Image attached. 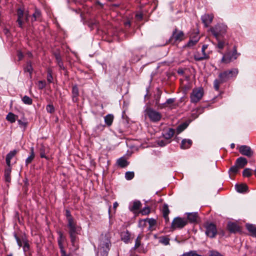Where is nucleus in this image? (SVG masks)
<instances>
[{"instance_id":"nucleus-1","label":"nucleus","mask_w":256,"mask_h":256,"mask_svg":"<svg viewBox=\"0 0 256 256\" xmlns=\"http://www.w3.org/2000/svg\"><path fill=\"white\" fill-rule=\"evenodd\" d=\"M65 216L68 222L67 227L70 242L72 246L77 250L78 248V242L79 240L78 235L80 234L82 228L77 224L76 221L72 216L69 210L66 209L65 210Z\"/></svg>"},{"instance_id":"nucleus-2","label":"nucleus","mask_w":256,"mask_h":256,"mask_svg":"<svg viewBox=\"0 0 256 256\" xmlns=\"http://www.w3.org/2000/svg\"><path fill=\"white\" fill-rule=\"evenodd\" d=\"M238 74V70L237 68H233L230 70H224L220 72L218 76V79H216L214 82V88L218 91L220 86L230 80L235 78Z\"/></svg>"},{"instance_id":"nucleus-3","label":"nucleus","mask_w":256,"mask_h":256,"mask_svg":"<svg viewBox=\"0 0 256 256\" xmlns=\"http://www.w3.org/2000/svg\"><path fill=\"white\" fill-rule=\"evenodd\" d=\"M110 238V234L108 232L104 235H101L98 250L102 256H107L108 254L111 246Z\"/></svg>"},{"instance_id":"nucleus-4","label":"nucleus","mask_w":256,"mask_h":256,"mask_svg":"<svg viewBox=\"0 0 256 256\" xmlns=\"http://www.w3.org/2000/svg\"><path fill=\"white\" fill-rule=\"evenodd\" d=\"M227 26L223 24H218L210 28V31L212 35L218 40L220 37H222L227 30Z\"/></svg>"},{"instance_id":"nucleus-5","label":"nucleus","mask_w":256,"mask_h":256,"mask_svg":"<svg viewBox=\"0 0 256 256\" xmlns=\"http://www.w3.org/2000/svg\"><path fill=\"white\" fill-rule=\"evenodd\" d=\"M184 39V34L178 28H175L172 34L167 42L172 44H174L176 42H180Z\"/></svg>"},{"instance_id":"nucleus-6","label":"nucleus","mask_w":256,"mask_h":256,"mask_svg":"<svg viewBox=\"0 0 256 256\" xmlns=\"http://www.w3.org/2000/svg\"><path fill=\"white\" fill-rule=\"evenodd\" d=\"M146 114L150 120L154 122H159L162 117V114L150 108H147L145 110Z\"/></svg>"},{"instance_id":"nucleus-7","label":"nucleus","mask_w":256,"mask_h":256,"mask_svg":"<svg viewBox=\"0 0 256 256\" xmlns=\"http://www.w3.org/2000/svg\"><path fill=\"white\" fill-rule=\"evenodd\" d=\"M239 55L240 54L237 52L236 47L234 46L232 52H228L226 53L222 58V62L225 64H229L236 60Z\"/></svg>"},{"instance_id":"nucleus-8","label":"nucleus","mask_w":256,"mask_h":256,"mask_svg":"<svg viewBox=\"0 0 256 256\" xmlns=\"http://www.w3.org/2000/svg\"><path fill=\"white\" fill-rule=\"evenodd\" d=\"M206 228V234L209 238H212L216 237L218 231L216 225L212 222H206L204 224Z\"/></svg>"},{"instance_id":"nucleus-9","label":"nucleus","mask_w":256,"mask_h":256,"mask_svg":"<svg viewBox=\"0 0 256 256\" xmlns=\"http://www.w3.org/2000/svg\"><path fill=\"white\" fill-rule=\"evenodd\" d=\"M187 224L188 220L186 218L178 216L173 220L170 228L172 230L182 229Z\"/></svg>"},{"instance_id":"nucleus-10","label":"nucleus","mask_w":256,"mask_h":256,"mask_svg":"<svg viewBox=\"0 0 256 256\" xmlns=\"http://www.w3.org/2000/svg\"><path fill=\"white\" fill-rule=\"evenodd\" d=\"M203 95L204 90L202 88H194L190 96L191 102H198L201 100Z\"/></svg>"},{"instance_id":"nucleus-11","label":"nucleus","mask_w":256,"mask_h":256,"mask_svg":"<svg viewBox=\"0 0 256 256\" xmlns=\"http://www.w3.org/2000/svg\"><path fill=\"white\" fill-rule=\"evenodd\" d=\"M16 16L18 17L16 22L18 23V26L22 28H23L24 19L25 16L26 20H28V14L24 13V8H18L16 10Z\"/></svg>"},{"instance_id":"nucleus-12","label":"nucleus","mask_w":256,"mask_h":256,"mask_svg":"<svg viewBox=\"0 0 256 256\" xmlns=\"http://www.w3.org/2000/svg\"><path fill=\"white\" fill-rule=\"evenodd\" d=\"M239 152L244 156H246L248 158H250L254 154V151L252 150L250 146L242 145L239 147Z\"/></svg>"},{"instance_id":"nucleus-13","label":"nucleus","mask_w":256,"mask_h":256,"mask_svg":"<svg viewBox=\"0 0 256 256\" xmlns=\"http://www.w3.org/2000/svg\"><path fill=\"white\" fill-rule=\"evenodd\" d=\"M214 18L213 14H206L201 17V20L205 27H208L212 22Z\"/></svg>"},{"instance_id":"nucleus-14","label":"nucleus","mask_w":256,"mask_h":256,"mask_svg":"<svg viewBox=\"0 0 256 256\" xmlns=\"http://www.w3.org/2000/svg\"><path fill=\"white\" fill-rule=\"evenodd\" d=\"M227 228L231 233H236L241 230L240 227L236 223L230 222L228 223Z\"/></svg>"},{"instance_id":"nucleus-15","label":"nucleus","mask_w":256,"mask_h":256,"mask_svg":"<svg viewBox=\"0 0 256 256\" xmlns=\"http://www.w3.org/2000/svg\"><path fill=\"white\" fill-rule=\"evenodd\" d=\"M208 47V44H204L202 48V57H197L196 56H194V60L196 61H202L204 60H208L209 58V56L208 54H206L205 52L206 50L207 49Z\"/></svg>"},{"instance_id":"nucleus-16","label":"nucleus","mask_w":256,"mask_h":256,"mask_svg":"<svg viewBox=\"0 0 256 256\" xmlns=\"http://www.w3.org/2000/svg\"><path fill=\"white\" fill-rule=\"evenodd\" d=\"M79 90L76 84L72 87V98L74 102H77L78 101Z\"/></svg>"},{"instance_id":"nucleus-17","label":"nucleus","mask_w":256,"mask_h":256,"mask_svg":"<svg viewBox=\"0 0 256 256\" xmlns=\"http://www.w3.org/2000/svg\"><path fill=\"white\" fill-rule=\"evenodd\" d=\"M58 243L60 249L64 248V243L66 240L65 236L61 231L58 232Z\"/></svg>"},{"instance_id":"nucleus-18","label":"nucleus","mask_w":256,"mask_h":256,"mask_svg":"<svg viewBox=\"0 0 256 256\" xmlns=\"http://www.w3.org/2000/svg\"><path fill=\"white\" fill-rule=\"evenodd\" d=\"M248 164V160L244 157H240L236 160L235 164L240 168H244Z\"/></svg>"},{"instance_id":"nucleus-19","label":"nucleus","mask_w":256,"mask_h":256,"mask_svg":"<svg viewBox=\"0 0 256 256\" xmlns=\"http://www.w3.org/2000/svg\"><path fill=\"white\" fill-rule=\"evenodd\" d=\"M130 233L128 230L125 232H122L120 234L121 240L126 244H128L130 242Z\"/></svg>"},{"instance_id":"nucleus-20","label":"nucleus","mask_w":256,"mask_h":256,"mask_svg":"<svg viewBox=\"0 0 256 256\" xmlns=\"http://www.w3.org/2000/svg\"><path fill=\"white\" fill-rule=\"evenodd\" d=\"M170 212L168 208V205L166 204H164L163 205L162 208V216L164 218V220L166 222H169V218H168V214H170Z\"/></svg>"},{"instance_id":"nucleus-21","label":"nucleus","mask_w":256,"mask_h":256,"mask_svg":"<svg viewBox=\"0 0 256 256\" xmlns=\"http://www.w3.org/2000/svg\"><path fill=\"white\" fill-rule=\"evenodd\" d=\"M246 228L250 232V235L253 237L256 238V226L252 224H247L246 225Z\"/></svg>"},{"instance_id":"nucleus-22","label":"nucleus","mask_w":256,"mask_h":256,"mask_svg":"<svg viewBox=\"0 0 256 256\" xmlns=\"http://www.w3.org/2000/svg\"><path fill=\"white\" fill-rule=\"evenodd\" d=\"M235 188L236 191L240 193L246 192L248 190V186L245 184H236Z\"/></svg>"},{"instance_id":"nucleus-23","label":"nucleus","mask_w":256,"mask_h":256,"mask_svg":"<svg viewBox=\"0 0 256 256\" xmlns=\"http://www.w3.org/2000/svg\"><path fill=\"white\" fill-rule=\"evenodd\" d=\"M174 130L172 128H169L164 134L163 136L164 138L168 141L174 135Z\"/></svg>"},{"instance_id":"nucleus-24","label":"nucleus","mask_w":256,"mask_h":256,"mask_svg":"<svg viewBox=\"0 0 256 256\" xmlns=\"http://www.w3.org/2000/svg\"><path fill=\"white\" fill-rule=\"evenodd\" d=\"M116 164L121 168H124L129 164V162L124 157H121L116 160Z\"/></svg>"},{"instance_id":"nucleus-25","label":"nucleus","mask_w":256,"mask_h":256,"mask_svg":"<svg viewBox=\"0 0 256 256\" xmlns=\"http://www.w3.org/2000/svg\"><path fill=\"white\" fill-rule=\"evenodd\" d=\"M192 142L190 139H184L182 140L180 148L182 149L189 148L192 145Z\"/></svg>"},{"instance_id":"nucleus-26","label":"nucleus","mask_w":256,"mask_h":256,"mask_svg":"<svg viewBox=\"0 0 256 256\" xmlns=\"http://www.w3.org/2000/svg\"><path fill=\"white\" fill-rule=\"evenodd\" d=\"M187 216V220L191 223H194L196 222L198 218V212H190L188 213Z\"/></svg>"},{"instance_id":"nucleus-27","label":"nucleus","mask_w":256,"mask_h":256,"mask_svg":"<svg viewBox=\"0 0 256 256\" xmlns=\"http://www.w3.org/2000/svg\"><path fill=\"white\" fill-rule=\"evenodd\" d=\"M35 157V154L34 152V147L30 148V156H28L26 159V165L27 166L30 164L32 160H34Z\"/></svg>"},{"instance_id":"nucleus-28","label":"nucleus","mask_w":256,"mask_h":256,"mask_svg":"<svg viewBox=\"0 0 256 256\" xmlns=\"http://www.w3.org/2000/svg\"><path fill=\"white\" fill-rule=\"evenodd\" d=\"M114 116L112 114H108L106 115L104 118L106 124L108 126H112L114 121Z\"/></svg>"},{"instance_id":"nucleus-29","label":"nucleus","mask_w":256,"mask_h":256,"mask_svg":"<svg viewBox=\"0 0 256 256\" xmlns=\"http://www.w3.org/2000/svg\"><path fill=\"white\" fill-rule=\"evenodd\" d=\"M142 206V203L140 200H134L133 202L132 206L130 207V210L131 212L138 210Z\"/></svg>"},{"instance_id":"nucleus-30","label":"nucleus","mask_w":256,"mask_h":256,"mask_svg":"<svg viewBox=\"0 0 256 256\" xmlns=\"http://www.w3.org/2000/svg\"><path fill=\"white\" fill-rule=\"evenodd\" d=\"M18 116L15 115L12 112H9L6 116V120L10 122V123H14L16 122V118Z\"/></svg>"},{"instance_id":"nucleus-31","label":"nucleus","mask_w":256,"mask_h":256,"mask_svg":"<svg viewBox=\"0 0 256 256\" xmlns=\"http://www.w3.org/2000/svg\"><path fill=\"white\" fill-rule=\"evenodd\" d=\"M12 168H6L4 170V178L6 182H10L11 180L10 174Z\"/></svg>"},{"instance_id":"nucleus-32","label":"nucleus","mask_w":256,"mask_h":256,"mask_svg":"<svg viewBox=\"0 0 256 256\" xmlns=\"http://www.w3.org/2000/svg\"><path fill=\"white\" fill-rule=\"evenodd\" d=\"M190 38L198 42L200 38L198 30H194V32L190 34Z\"/></svg>"},{"instance_id":"nucleus-33","label":"nucleus","mask_w":256,"mask_h":256,"mask_svg":"<svg viewBox=\"0 0 256 256\" xmlns=\"http://www.w3.org/2000/svg\"><path fill=\"white\" fill-rule=\"evenodd\" d=\"M24 70L25 72H28L30 74V77H31L32 72L33 71V68H32V62L30 61L27 62L26 66L24 68Z\"/></svg>"},{"instance_id":"nucleus-34","label":"nucleus","mask_w":256,"mask_h":256,"mask_svg":"<svg viewBox=\"0 0 256 256\" xmlns=\"http://www.w3.org/2000/svg\"><path fill=\"white\" fill-rule=\"evenodd\" d=\"M159 242L161 244H164L165 246L168 245L170 244V238L166 236H160L158 238Z\"/></svg>"},{"instance_id":"nucleus-35","label":"nucleus","mask_w":256,"mask_h":256,"mask_svg":"<svg viewBox=\"0 0 256 256\" xmlns=\"http://www.w3.org/2000/svg\"><path fill=\"white\" fill-rule=\"evenodd\" d=\"M40 156L41 158H44L48 160L49 158L46 155V147L44 144H42L40 149Z\"/></svg>"},{"instance_id":"nucleus-36","label":"nucleus","mask_w":256,"mask_h":256,"mask_svg":"<svg viewBox=\"0 0 256 256\" xmlns=\"http://www.w3.org/2000/svg\"><path fill=\"white\" fill-rule=\"evenodd\" d=\"M22 102L26 104L31 105L32 104V98L27 96H24L22 98Z\"/></svg>"},{"instance_id":"nucleus-37","label":"nucleus","mask_w":256,"mask_h":256,"mask_svg":"<svg viewBox=\"0 0 256 256\" xmlns=\"http://www.w3.org/2000/svg\"><path fill=\"white\" fill-rule=\"evenodd\" d=\"M14 237L16 241L17 244L20 247L22 246L24 244L22 240L24 238H26V236H22L21 237L18 236L16 234H14Z\"/></svg>"},{"instance_id":"nucleus-38","label":"nucleus","mask_w":256,"mask_h":256,"mask_svg":"<svg viewBox=\"0 0 256 256\" xmlns=\"http://www.w3.org/2000/svg\"><path fill=\"white\" fill-rule=\"evenodd\" d=\"M42 15L41 12L38 9L36 8L34 12L32 14V18L34 20L32 21H36L38 19L40 18Z\"/></svg>"},{"instance_id":"nucleus-39","label":"nucleus","mask_w":256,"mask_h":256,"mask_svg":"<svg viewBox=\"0 0 256 256\" xmlns=\"http://www.w3.org/2000/svg\"><path fill=\"white\" fill-rule=\"evenodd\" d=\"M22 240L24 243L22 244L23 250L24 252H28L30 250V244L28 240L26 238H24Z\"/></svg>"},{"instance_id":"nucleus-40","label":"nucleus","mask_w":256,"mask_h":256,"mask_svg":"<svg viewBox=\"0 0 256 256\" xmlns=\"http://www.w3.org/2000/svg\"><path fill=\"white\" fill-rule=\"evenodd\" d=\"M175 100H176L175 98H168V99L166 100V102L162 104L160 106V108H164L168 106V104H173L175 102Z\"/></svg>"},{"instance_id":"nucleus-41","label":"nucleus","mask_w":256,"mask_h":256,"mask_svg":"<svg viewBox=\"0 0 256 256\" xmlns=\"http://www.w3.org/2000/svg\"><path fill=\"white\" fill-rule=\"evenodd\" d=\"M145 221L148 222L149 224L148 229L152 230H153V228H152L153 226H156V220L154 218H150V219H146V220H145Z\"/></svg>"},{"instance_id":"nucleus-42","label":"nucleus","mask_w":256,"mask_h":256,"mask_svg":"<svg viewBox=\"0 0 256 256\" xmlns=\"http://www.w3.org/2000/svg\"><path fill=\"white\" fill-rule=\"evenodd\" d=\"M252 175V170L249 168H245L242 172V176L244 177H250Z\"/></svg>"},{"instance_id":"nucleus-43","label":"nucleus","mask_w":256,"mask_h":256,"mask_svg":"<svg viewBox=\"0 0 256 256\" xmlns=\"http://www.w3.org/2000/svg\"><path fill=\"white\" fill-rule=\"evenodd\" d=\"M239 168L235 164L234 166H232L230 169H229V170H228V172L230 174H236L238 171V170H239Z\"/></svg>"},{"instance_id":"nucleus-44","label":"nucleus","mask_w":256,"mask_h":256,"mask_svg":"<svg viewBox=\"0 0 256 256\" xmlns=\"http://www.w3.org/2000/svg\"><path fill=\"white\" fill-rule=\"evenodd\" d=\"M18 151L16 150L10 151L6 156V158L8 160H12Z\"/></svg>"},{"instance_id":"nucleus-45","label":"nucleus","mask_w":256,"mask_h":256,"mask_svg":"<svg viewBox=\"0 0 256 256\" xmlns=\"http://www.w3.org/2000/svg\"><path fill=\"white\" fill-rule=\"evenodd\" d=\"M134 176V172H127L125 174V178L127 180H131Z\"/></svg>"},{"instance_id":"nucleus-46","label":"nucleus","mask_w":256,"mask_h":256,"mask_svg":"<svg viewBox=\"0 0 256 256\" xmlns=\"http://www.w3.org/2000/svg\"><path fill=\"white\" fill-rule=\"evenodd\" d=\"M188 124L186 123H182L179 125L177 128V131L178 132H181L184 130L188 126Z\"/></svg>"},{"instance_id":"nucleus-47","label":"nucleus","mask_w":256,"mask_h":256,"mask_svg":"<svg viewBox=\"0 0 256 256\" xmlns=\"http://www.w3.org/2000/svg\"><path fill=\"white\" fill-rule=\"evenodd\" d=\"M47 80L49 83L52 82L53 76H52V70L50 69L48 70Z\"/></svg>"},{"instance_id":"nucleus-48","label":"nucleus","mask_w":256,"mask_h":256,"mask_svg":"<svg viewBox=\"0 0 256 256\" xmlns=\"http://www.w3.org/2000/svg\"><path fill=\"white\" fill-rule=\"evenodd\" d=\"M142 236H138L136 240L135 244H134V248L136 249L140 247L141 243Z\"/></svg>"},{"instance_id":"nucleus-49","label":"nucleus","mask_w":256,"mask_h":256,"mask_svg":"<svg viewBox=\"0 0 256 256\" xmlns=\"http://www.w3.org/2000/svg\"><path fill=\"white\" fill-rule=\"evenodd\" d=\"M150 208L148 206H146L140 211V213L142 215H146L150 214Z\"/></svg>"},{"instance_id":"nucleus-50","label":"nucleus","mask_w":256,"mask_h":256,"mask_svg":"<svg viewBox=\"0 0 256 256\" xmlns=\"http://www.w3.org/2000/svg\"><path fill=\"white\" fill-rule=\"evenodd\" d=\"M198 42L196 40H194L190 38V40L186 44V46L190 48L196 45Z\"/></svg>"},{"instance_id":"nucleus-51","label":"nucleus","mask_w":256,"mask_h":256,"mask_svg":"<svg viewBox=\"0 0 256 256\" xmlns=\"http://www.w3.org/2000/svg\"><path fill=\"white\" fill-rule=\"evenodd\" d=\"M54 56L58 64L61 62H62L61 56L59 52H54Z\"/></svg>"},{"instance_id":"nucleus-52","label":"nucleus","mask_w":256,"mask_h":256,"mask_svg":"<svg viewBox=\"0 0 256 256\" xmlns=\"http://www.w3.org/2000/svg\"><path fill=\"white\" fill-rule=\"evenodd\" d=\"M46 111L52 114L54 112V108L52 104H48L46 107Z\"/></svg>"},{"instance_id":"nucleus-53","label":"nucleus","mask_w":256,"mask_h":256,"mask_svg":"<svg viewBox=\"0 0 256 256\" xmlns=\"http://www.w3.org/2000/svg\"><path fill=\"white\" fill-rule=\"evenodd\" d=\"M210 256H224L216 250H212L210 251Z\"/></svg>"},{"instance_id":"nucleus-54","label":"nucleus","mask_w":256,"mask_h":256,"mask_svg":"<svg viewBox=\"0 0 256 256\" xmlns=\"http://www.w3.org/2000/svg\"><path fill=\"white\" fill-rule=\"evenodd\" d=\"M170 142V141H168V140H160L158 141V144L160 146H166L167 144Z\"/></svg>"},{"instance_id":"nucleus-55","label":"nucleus","mask_w":256,"mask_h":256,"mask_svg":"<svg viewBox=\"0 0 256 256\" xmlns=\"http://www.w3.org/2000/svg\"><path fill=\"white\" fill-rule=\"evenodd\" d=\"M196 252V250H190L188 252L184 253L180 256H195Z\"/></svg>"},{"instance_id":"nucleus-56","label":"nucleus","mask_w":256,"mask_h":256,"mask_svg":"<svg viewBox=\"0 0 256 256\" xmlns=\"http://www.w3.org/2000/svg\"><path fill=\"white\" fill-rule=\"evenodd\" d=\"M46 86V82L44 80H40L38 82V86L39 89L42 90Z\"/></svg>"},{"instance_id":"nucleus-57","label":"nucleus","mask_w":256,"mask_h":256,"mask_svg":"<svg viewBox=\"0 0 256 256\" xmlns=\"http://www.w3.org/2000/svg\"><path fill=\"white\" fill-rule=\"evenodd\" d=\"M162 92L158 91L157 94L155 96V100L156 104H158L160 102V100Z\"/></svg>"},{"instance_id":"nucleus-58","label":"nucleus","mask_w":256,"mask_h":256,"mask_svg":"<svg viewBox=\"0 0 256 256\" xmlns=\"http://www.w3.org/2000/svg\"><path fill=\"white\" fill-rule=\"evenodd\" d=\"M225 44V42L223 41L218 40V48L220 50L223 49Z\"/></svg>"},{"instance_id":"nucleus-59","label":"nucleus","mask_w":256,"mask_h":256,"mask_svg":"<svg viewBox=\"0 0 256 256\" xmlns=\"http://www.w3.org/2000/svg\"><path fill=\"white\" fill-rule=\"evenodd\" d=\"M60 252L61 254L60 256H72L70 254H66V250H64V248L60 250Z\"/></svg>"},{"instance_id":"nucleus-60","label":"nucleus","mask_w":256,"mask_h":256,"mask_svg":"<svg viewBox=\"0 0 256 256\" xmlns=\"http://www.w3.org/2000/svg\"><path fill=\"white\" fill-rule=\"evenodd\" d=\"M17 56L19 61L21 60L24 58L23 54L21 51L18 52Z\"/></svg>"},{"instance_id":"nucleus-61","label":"nucleus","mask_w":256,"mask_h":256,"mask_svg":"<svg viewBox=\"0 0 256 256\" xmlns=\"http://www.w3.org/2000/svg\"><path fill=\"white\" fill-rule=\"evenodd\" d=\"M136 18L138 20H142L143 18V14L142 13L136 14Z\"/></svg>"},{"instance_id":"nucleus-62","label":"nucleus","mask_w":256,"mask_h":256,"mask_svg":"<svg viewBox=\"0 0 256 256\" xmlns=\"http://www.w3.org/2000/svg\"><path fill=\"white\" fill-rule=\"evenodd\" d=\"M18 122L19 125L22 126L24 128L26 127L27 126V123L26 122H23L20 120H18Z\"/></svg>"},{"instance_id":"nucleus-63","label":"nucleus","mask_w":256,"mask_h":256,"mask_svg":"<svg viewBox=\"0 0 256 256\" xmlns=\"http://www.w3.org/2000/svg\"><path fill=\"white\" fill-rule=\"evenodd\" d=\"M10 160L6 158V164L8 166L7 168H11V163H10Z\"/></svg>"},{"instance_id":"nucleus-64","label":"nucleus","mask_w":256,"mask_h":256,"mask_svg":"<svg viewBox=\"0 0 256 256\" xmlns=\"http://www.w3.org/2000/svg\"><path fill=\"white\" fill-rule=\"evenodd\" d=\"M58 66L60 70H66L64 66V65L63 62L58 64Z\"/></svg>"}]
</instances>
